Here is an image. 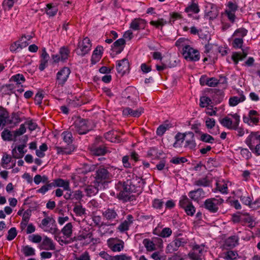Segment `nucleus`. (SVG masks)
Wrapping results in <instances>:
<instances>
[{
    "mask_svg": "<svg viewBox=\"0 0 260 260\" xmlns=\"http://www.w3.org/2000/svg\"><path fill=\"white\" fill-rule=\"evenodd\" d=\"M73 226L71 222L67 223L61 229V233L63 236V238H70L73 234Z\"/></svg>",
    "mask_w": 260,
    "mask_h": 260,
    "instance_id": "37",
    "label": "nucleus"
},
{
    "mask_svg": "<svg viewBox=\"0 0 260 260\" xmlns=\"http://www.w3.org/2000/svg\"><path fill=\"white\" fill-rule=\"evenodd\" d=\"M129 63L127 59L124 58L117 62L116 69L117 72L123 75L128 70Z\"/></svg>",
    "mask_w": 260,
    "mask_h": 260,
    "instance_id": "27",
    "label": "nucleus"
},
{
    "mask_svg": "<svg viewBox=\"0 0 260 260\" xmlns=\"http://www.w3.org/2000/svg\"><path fill=\"white\" fill-rule=\"evenodd\" d=\"M200 135L199 140L202 142L210 144H213L215 142L214 138L209 134L200 132Z\"/></svg>",
    "mask_w": 260,
    "mask_h": 260,
    "instance_id": "48",
    "label": "nucleus"
},
{
    "mask_svg": "<svg viewBox=\"0 0 260 260\" xmlns=\"http://www.w3.org/2000/svg\"><path fill=\"white\" fill-rule=\"evenodd\" d=\"M53 187H61L63 188L64 190L70 191V182L67 180H63L60 178H58L53 180Z\"/></svg>",
    "mask_w": 260,
    "mask_h": 260,
    "instance_id": "33",
    "label": "nucleus"
},
{
    "mask_svg": "<svg viewBox=\"0 0 260 260\" xmlns=\"http://www.w3.org/2000/svg\"><path fill=\"white\" fill-rule=\"evenodd\" d=\"M225 14L229 20L233 23L235 21V13L238 9L237 4L234 0L228 1L225 5Z\"/></svg>",
    "mask_w": 260,
    "mask_h": 260,
    "instance_id": "14",
    "label": "nucleus"
},
{
    "mask_svg": "<svg viewBox=\"0 0 260 260\" xmlns=\"http://www.w3.org/2000/svg\"><path fill=\"white\" fill-rule=\"evenodd\" d=\"M182 55L187 61H197L200 59L199 51L190 45H185L182 48Z\"/></svg>",
    "mask_w": 260,
    "mask_h": 260,
    "instance_id": "4",
    "label": "nucleus"
},
{
    "mask_svg": "<svg viewBox=\"0 0 260 260\" xmlns=\"http://www.w3.org/2000/svg\"><path fill=\"white\" fill-rule=\"evenodd\" d=\"M233 38L232 45L236 49H241L244 43L243 39L241 38L232 37Z\"/></svg>",
    "mask_w": 260,
    "mask_h": 260,
    "instance_id": "56",
    "label": "nucleus"
},
{
    "mask_svg": "<svg viewBox=\"0 0 260 260\" xmlns=\"http://www.w3.org/2000/svg\"><path fill=\"white\" fill-rule=\"evenodd\" d=\"M72 127V129L79 135L85 134L91 129L88 121L80 118H77L75 121Z\"/></svg>",
    "mask_w": 260,
    "mask_h": 260,
    "instance_id": "6",
    "label": "nucleus"
},
{
    "mask_svg": "<svg viewBox=\"0 0 260 260\" xmlns=\"http://www.w3.org/2000/svg\"><path fill=\"white\" fill-rule=\"evenodd\" d=\"M238 197L243 204L247 205L250 208L252 201L253 200L252 196L249 195L246 192H245Z\"/></svg>",
    "mask_w": 260,
    "mask_h": 260,
    "instance_id": "46",
    "label": "nucleus"
},
{
    "mask_svg": "<svg viewBox=\"0 0 260 260\" xmlns=\"http://www.w3.org/2000/svg\"><path fill=\"white\" fill-rule=\"evenodd\" d=\"M129 157H131V160H134L135 161H137L139 160L138 154L134 151H132L130 152V154L129 155H125L123 157L122 162H128L129 159Z\"/></svg>",
    "mask_w": 260,
    "mask_h": 260,
    "instance_id": "54",
    "label": "nucleus"
},
{
    "mask_svg": "<svg viewBox=\"0 0 260 260\" xmlns=\"http://www.w3.org/2000/svg\"><path fill=\"white\" fill-rule=\"evenodd\" d=\"M103 50V47L98 46L93 51L91 56L92 63H96L101 58Z\"/></svg>",
    "mask_w": 260,
    "mask_h": 260,
    "instance_id": "38",
    "label": "nucleus"
},
{
    "mask_svg": "<svg viewBox=\"0 0 260 260\" xmlns=\"http://www.w3.org/2000/svg\"><path fill=\"white\" fill-rule=\"evenodd\" d=\"M224 200L219 197L208 199L204 202V207L210 213L217 212L219 206L222 204Z\"/></svg>",
    "mask_w": 260,
    "mask_h": 260,
    "instance_id": "3",
    "label": "nucleus"
},
{
    "mask_svg": "<svg viewBox=\"0 0 260 260\" xmlns=\"http://www.w3.org/2000/svg\"><path fill=\"white\" fill-rule=\"evenodd\" d=\"M247 55V53L243 50L241 52H234L232 56V59L235 64H237L239 61L242 60Z\"/></svg>",
    "mask_w": 260,
    "mask_h": 260,
    "instance_id": "47",
    "label": "nucleus"
},
{
    "mask_svg": "<svg viewBox=\"0 0 260 260\" xmlns=\"http://www.w3.org/2000/svg\"><path fill=\"white\" fill-rule=\"evenodd\" d=\"M58 7L56 5L53 4H48L46 6V13L49 16H54L58 12Z\"/></svg>",
    "mask_w": 260,
    "mask_h": 260,
    "instance_id": "44",
    "label": "nucleus"
},
{
    "mask_svg": "<svg viewBox=\"0 0 260 260\" xmlns=\"http://www.w3.org/2000/svg\"><path fill=\"white\" fill-rule=\"evenodd\" d=\"M179 206L184 209L187 215L190 216L194 215L196 212V208L187 196H182L179 201Z\"/></svg>",
    "mask_w": 260,
    "mask_h": 260,
    "instance_id": "9",
    "label": "nucleus"
},
{
    "mask_svg": "<svg viewBox=\"0 0 260 260\" xmlns=\"http://www.w3.org/2000/svg\"><path fill=\"white\" fill-rule=\"evenodd\" d=\"M205 125L208 129L214 127L216 124L215 120L213 118L207 117L205 118Z\"/></svg>",
    "mask_w": 260,
    "mask_h": 260,
    "instance_id": "62",
    "label": "nucleus"
},
{
    "mask_svg": "<svg viewBox=\"0 0 260 260\" xmlns=\"http://www.w3.org/2000/svg\"><path fill=\"white\" fill-rule=\"evenodd\" d=\"M238 96H233L229 100V104L231 107H235L239 104L244 102L246 100V96L242 90H238Z\"/></svg>",
    "mask_w": 260,
    "mask_h": 260,
    "instance_id": "20",
    "label": "nucleus"
},
{
    "mask_svg": "<svg viewBox=\"0 0 260 260\" xmlns=\"http://www.w3.org/2000/svg\"><path fill=\"white\" fill-rule=\"evenodd\" d=\"M243 122L248 125L253 126L258 124L259 120V114L254 110H250L247 115H244L243 117Z\"/></svg>",
    "mask_w": 260,
    "mask_h": 260,
    "instance_id": "16",
    "label": "nucleus"
},
{
    "mask_svg": "<svg viewBox=\"0 0 260 260\" xmlns=\"http://www.w3.org/2000/svg\"><path fill=\"white\" fill-rule=\"evenodd\" d=\"M22 252L25 256H30L35 255V250L29 245L23 246Z\"/></svg>",
    "mask_w": 260,
    "mask_h": 260,
    "instance_id": "53",
    "label": "nucleus"
},
{
    "mask_svg": "<svg viewBox=\"0 0 260 260\" xmlns=\"http://www.w3.org/2000/svg\"><path fill=\"white\" fill-rule=\"evenodd\" d=\"M1 136L4 140L8 141L14 140L16 138L14 131L11 132L7 129H4L2 132Z\"/></svg>",
    "mask_w": 260,
    "mask_h": 260,
    "instance_id": "43",
    "label": "nucleus"
},
{
    "mask_svg": "<svg viewBox=\"0 0 260 260\" xmlns=\"http://www.w3.org/2000/svg\"><path fill=\"white\" fill-rule=\"evenodd\" d=\"M39 228L44 232L55 233L57 231L55 219L50 216L43 218L39 224Z\"/></svg>",
    "mask_w": 260,
    "mask_h": 260,
    "instance_id": "5",
    "label": "nucleus"
},
{
    "mask_svg": "<svg viewBox=\"0 0 260 260\" xmlns=\"http://www.w3.org/2000/svg\"><path fill=\"white\" fill-rule=\"evenodd\" d=\"M10 81L15 83V87L16 88L19 87L20 85L23 83L25 81V79L22 74H17L11 77Z\"/></svg>",
    "mask_w": 260,
    "mask_h": 260,
    "instance_id": "40",
    "label": "nucleus"
},
{
    "mask_svg": "<svg viewBox=\"0 0 260 260\" xmlns=\"http://www.w3.org/2000/svg\"><path fill=\"white\" fill-rule=\"evenodd\" d=\"M212 183V180L208 176L200 178L196 180L194 185L198 186L208 187Z\"/></svg>",
    "mask_w": 260,
    "mask_h": 260,
    "instance_id": "41",
    "label": "nucleus"
},
{
    "mask_svg": "<svg viewBox=\"0 0 260 260\" xmlns=\"http://www.w3.org/2000/svg\"><path fill=\"white\" fill-rule=\"evenodd\" d=\"M219 13L218 8L215 4L208 3L206 8V15L211 19H214L218 16Z\"/></svg>",
    "mask_w": 260,
    "mask_h": 260,
    "instance_id": "22",
    "label": "nucleus"
},
{
    "mask_svg": "<svg viewBox=\"0 0 260 260\" xmlns=\"http://www.w3.org/2000/svg\"><path fill=\"white\" fill-rule=\"evenodd\" d=\"M92 236V233L84 230L80 232L77 236L72 238V241H80L82 245H87L91 243Z\"/></svg>",
    "mask_w": 260,
    "mask_h": 260,
    "instance_id": "17",
    "label": "nucleus"
},
{
    "mask_svg": "<svg viewBox=\"0 0 260 260\" xmlns=\"http://www.w3.org/2000/svg\"><path fill=\"white\" fill-rule=\"evenodd\" d=\"M103 217L107 220L112 221H118V214L114 208H108L103 211L102 213Z\"/></svg>",
    "mask_w": 260,
    "mask_h": 260,
    "instance_id": "24",
    "label": "nucleus"
},
{
    "mask_svg": "<svg viewBox=\"0 0 260 260\" xmlns=\"http://www.w3.org/2000/svg\"><path fill=\"white\" fill-rule=\"evenodd\" d=\"M91 151L92 154L94 156V161H102L103 157H99L100 155H104L107 152L108 150L105 146H101L99 147H93L91 148Z\"/></svg>",
    "mask_w": 260,
    "mask_h": 260,
    "instance_id": "23",
    "label": "nucleus"
},
{
    "mask_svg": "<svg viewBox=\"0 0 260 260\" xmlns=\"http://www.w3.org/2000/svg\"><path fill=\"white\" fill-rule=\"evenodd\" d=\"M85 192L87 196L91 197L98 193V189L97 187L93 186H88L85 189Z\"/></svg>",
    "mask_w": 260,
    "mask_h": 260,
    "instance_id": "63",
    "label": "nucleus"
},
{
    "mask_svg": "<svg viewBox=\"0 0 260 260\" xmlns=\"http://www.w3.org/2000/svg\"><path fill=\"white\" fill-rule=\"evenodd\" d=\"M42 247L43 249L47 250H53L55 249V245L53 240L47 236L43 239L42 242Z\"/></svg>",
    "mask_w": 260,
    "mask_h": 260,
    "instance_id": "34",
    "label": "nucleus"
},
{
    "mask_svg": "<svg viewBox=\"0 0 260 260\" xmlns=\"http://www.w3.org/2000/svg\"><path fill=\"white\" fill-rule=\"evenodd\" d=\"M117 198L123 202H127L133 200L135 196L128 192L127 191L122 189L117 194Z\"/></svg>",
    "mask_w": 260,
    "mask_h": 260,
    "instance_id": "36",
    "label": "nucleus"
},
{
    "mask_svg": "<svg viewBox=\"0 0 260 260\" xmlns=\"http://www.w3.org/2000/svg\"><path fill=\"white\" fill-rule=\"evenodd\" d=\"M240 121V117L237 113H230L228 116L219 119V122L222 126L230 130L235 128V125H239Z\"/></svg>",
    "mask_w": 260,
    "mask_h": 260,
    "instance_id": "1",
    "label": "nucleus"
},
{
    "mask_svg": "<svg viewBox=\"0 0 260 260\" xmlns=\"http://www.w3.org/2000/svg\"><path fill=\"white\" fill-rule=\"evenodd\" d=\"M181 235L178 234L173 240L178 249L180 247H184L188 243V239L186 237H179Z\"/></svg>",
    "mask_w": 260,
    "mask_h": 260,
    "instance_id": "49",
    "label": "nucleus"
},
{
    "mask_svg": "<svg viewBox=\"0 0 260 260\" xmlns=\"http://www.w3.org/2000/svg\"><path fill=\"white\" fill-rule=\"evenodd\" d=\"M238 237L236 236H232L229 237L225 242L226 246L230 247H235L238 242Z\"/></svg>",
    "mask_w": 260,
    "mask_h": 260,
    "instance_id": "50",
    "label": "nucleus"
},
{
    "mask_svg": "<svg viewBox=\"0 0 260 260\" xmlns=\"http://www.w3.org/2000/svg\"><path fill=\"white\" fill-rule=\"evenodd\" d=\"M166 24V21L163 18H159L157 20H152L150 22V24L156 28L162 27Z\"/></svg>",
    "mask_w": 260,
    "mask_h": 260,
    "instance_id": "59",
    "label": "nucleus"
},
{
    "mask_svg": "<svg viewBox=\"0 0 260 260\" xmlns=\"http://www.w3.org/2000/svg\"><path fill=\"white\" fill-rule=\"evenodd\" d=\"M70 53V49L67 47H62L60 48L58 54L52 55V58L53 61L58 63L59 61L66 62Z\"/></svg>",
    "mask_w": 260,
    "mask_h": 260,
    "instance_id": "18",
    "label": "nucleus"
},
{
    "mask_svg": "<svg viewBox=\"0 0 260 260\" xmlns=\"http://www.w3.org/2000/svg\"><path fill=\"white\" fill-rule=\"evenodd\" d=\"M99 256L104 260H115L116 255L109 254L108 252L102 251L99 253Z\"/></svg>",
    "mask_w": 260,
    "mask_h": 260,
    "instance_id": "61",
    "label": "nucleus"
},
{
    "mask_svg": "<svg viewBox=\"0 0 260 260\" xmlns=\"http://www.w3.org/2000/svg\"><path fill=\"white\" fill-rule=\"evenodd\" d=\"M105 138L108 141L113 143H119L120 139L113 131H109L105 134Z\"/></svg>",
    "mask_w": 260,
    "mask_h": 260,
    "instance_id": "45",
    "label": "nucleus"
},
{
    "mask_svg": "<svg viewBox=\"0 0 260 260\" xmlns=\"http://www.w3.org/2000/svg\"><path fill=\"white\" fill-rule=\"evenodd\" d=\"M17 232L15 228H11L8 232L7 239L8 241L13 240L17 236Z\"/></svg>",
    "mask_w": 260,
    "mask_h": 260,
    "instance_id": "64",
    "label": "nucleus"
},
{
    "mask_svg": "<svg viewBox=\"0 0 260 260\" xmlns=\"http://www.w3.org/2000/svg\"><path fill=\"white\" fill-rule=\"evenodd\" d=\"M26 38L22 37L21 40L19 41L13 43L10 46V49L11 52H18L19 51L23 48L28 45V43H27L24 39Z\"/></svg>",
    "mask_w": 260,
    "mask_h": 260,
    "instance_id": "29",
    "label": "nucleus"
},
{
    "mask_svg": "<svg viewBox=\"0 0 260 260\" xmlns=\"http://www.w3.org/2000/svg\"><path fill=\"white\" fill-rule=\"evenodd\" d=\"M238 253L236 251L228 250L222 253V258L225 260H238Z\"/></svg>",
    "mask_w": 260,
    "mask_h": 260,
    "instance_id": "42",
    "label": "nucleus"
},
{
    "mask_svg": "<svg viewBox=\"0 0 260 260\" xmlns=\"http://www.w3.org/2000/svg\"><path fill=\"white\" fill-rule=\"evenodd\" d=\"M142 243L147 251L152 252L161 246L162 240L159 237H154L143 239Z\"/></svg>",
    "mask_w": 260,
    "mask_h": 260,
    "instance_id": "7",
    "label": "nucleus"
},
{
    "mask_svg": "<svg viewBox=\"0 0 260 260\" xmlns=\"http://www.w3.org/2000/svg\"><path fill=\"white\" fill-rule=\"evenodd\" d=\"M204 251H206L204 244H194L192 250L188 253V257L191 260H202Z\"/></svg>",
    "mask_w": 260,
    "mask_h": 260,
    "instance_id": "13",
    "label": "nucleus"
},
{
    "mask_svg": "<svg viewBox=\"0 0 260 260\" xmlns=\"http://www.w3.org/2000/svg\"><path fill=\"white\" fill-rule=\"evenodd\" d=\"M48 147L45 143L40 146L39 148L36 150V155L39 157H43L45 155V152L47 151Z\"/></svg>",
    "mask_w": 260,
    "mask_h": 260,
    "instance_id": "60",
    "label": "nucleus"
},
{
    "mask_svg": "<svg viewBox=\"0 0 260 260\" xmlns=\"http://www.w3.org/2000/svg\"><path fill=\"white\" fill-rule=\"evenodd\" d=\"M134 217L132 215L128 214L126 216V219L122 222L118 226V230L121 233H123L129 230L130 225L133 223Z\"/></svg>",
    "mask_w": 260,
    "mask_h": 260,
    "instance_id": "25",
    "label": "nucleus"
},
{
    "mask_svg": "<svg viewBox=\"0 0 260 260\" xmlns=\"http://www.w3.org/2000/svg\"><path fill=\"white\" fill-rule=\"evenodd\" d=\"M141 181V179L138 178L137 176L133 177L132 179H127L126 181L123 182L122 189L127 191L131 194L136 192L137 191V188L139 187Z\"/></svg>",
    "mask_w": 260,
    "mask_h": 260,
    "instance_id": "10",
    "label": "nucleus"
},
{
    "mask_svg": "<svg viewBox=\"0 0 260 260\" xmlns=\"http://www.w3.org/2000/svg\"><path fill=\"white\" fill-rule=\"evenodd\" d=\"M229 181L224 180H218L216 182V189L222 194L228 193Z\"/></svg>",
    "mask_w": 260,
    "mask_h": 260,
    "instance_id": "32",
    "label": "nucleus"
},
{
    "mask_svg": "<svg viewBox=\"0 0 260 260\" xmlns=\"http://www.w3.org/2000/svg\"><path fill=\"white\" fill-rule=\"evenodd\" d=\"M111 177L112 175L107 169L101 168L96 171L95 181L99 185H103L109 182Z\"/></svg>",
    "mask_w": 260,
    "mask_h": 260,
    "instance_id": "12",
    "label": "nucleus"
},
{
    "mask_svg": "<svg viewBox=\"0 0 260 260\" xmlns=\"http://www.w3.org/2000/svg\"><path fill=\"white\" fill-rule=\"evenodd\" d=\"M71 74V70L68 67H63L59 70L56 74V83L58 85L63 86L67 81Z\"/></svg>",
    "mask_w": 260,
    "mask_h": 260,
    "instance_id": "15",
    "label": "nucleus"
},
{
    "mask_svg": "<svg viewBox=\"0 0 260 260\" xmlns=\"http://www.w3.org/2000/svg\"><path fill=\"white\" fill-rule=\"evenodd\" d=\"M9 114L8 111L2 106H0V126L5 125L8 121Z\"/></svg>",
    "mask_w": 260,
    "mask_h": 260,
    "instance_id": "39",
    "label": "nucleus"
},
{
    "mask_svg": "<svg viewBox=\"0 0 260 260\" xmlns=\"http://www.w3.org/2000/svg\"><path fill=\"white\" fill-rule=\"evenodd\" d=\"M61 137L63 141L69 145L73 142V138L71 132L69 131H64L61 134Z\"/></svg>",
    "mask_w": 260,
    "mask_h": 260,
    "instance_id": "52",
    "label": "nucleus"
},
{
    "mask_svg": "<svg viewBox=\"0 0 260 260\" xmlns=\"http://www.w3.org/2000/svg\"><path fill=\"white\" fill-rule=\"evenodd\" d=\"M143 112V109L141 108L134 110L127 107L123 110L122 114L126 116H130L134 117H139Z\"/></svg>",
    "mask_w": 260,
    "mask_h": 260,
    "instance_id": "30",
    "label": "nucleus"
},
{
    "mask_svg": "<svg viewBox=\"0 0 260 260\" xmlns=\"http://www.w3.org/2000/svg\"><path fill=\"white\" fill-rule=\"evenodd\" d=\"M212 103L211 100L210 98L206 96H203L200 99V106L201 107H207Z\"/></svg>",
    "mask_w": 260,
    "mask_h": 260,
    "instance_id": "57",
    "label": "nucleus"
},
{
    "mask_svg": "<svg viewBox=\"0 0 260 260\" xmlns=\"http://www.w3.org/2000/svg\"><path fill=\"white\" fill-rule=\"evenodd\" d=\"M49 58V54L47 52L45 48H44L42 49V54L41 55V60L39 67L40 71H43L47 68Z\"/></svg>",
    "mask_w": 260,
    "mask_h": 260,
    "instance_id": "26",
    "label": "nucleus"
},
{
    "mask_svg": "<svg viewBox=\"0 0 260 260\" xmlns=\"http://www.w3.org/2000/svg\"><path fill=\"white\" fill-rule=\"evenodd\" d=\"M107 245L112 252H119L124 249V243L118 238H110L107 241Z\"/></svg>",
    "mask_w": 260,
    "mask_h": 260,
    "instance_id": "11",
    "label": "nucleus"
},
{
    "mask_svg": "<svg viewBox=\"0 0 260 260\" xmlns=\"http://www.w3.org/2000/svg\"><path fill=\"white\" fill-rule=\"evenodd\" d=\"M188 196L194 201H199L205 197V192L202 188H198L194 190L190 191Z\"/></svg>",
    "mask_w": 260,
    "mask_h": 260,
    "instance_id": "31",
    "label": "nucleus"
},
{
    "mask_svg": "<svg viewBox=\"0 0 260 260\" xmlns=\"http://www.w3.org/2000/svg\"><path fill=\"white\" fill-rule=\"evenodd\" d=\"M245 142L249 149L260 144V133L258 132H252L246 139Z\"/></svg>",
    "mask_w": 260,
    "mask_h": 260,
    "instance_id": "19",
    "label": "nucleus"
},
{
    "mask_svg": "<svg viewBox=\"0 0 260 260\" xmlns=\"http://www.w3.org/2000/svg\"><path fill=\"white\" fill-rule=\"evenodd\" d=\"M91 48V41L88 37H85L82 41H79L76 52L78 55L83 56L88 53Z\"/></svg>",
    "mask_w": 260,
    "mask_h": 260,
    "instance_id": "8",
    "label": "nucleus"
},
{
    "mask_svg": "<svg viewBox=\"0 0 260 260\" xmlns=\"http://www.w3.org/2000/svg\"><path fill=\"white\" fill-rule=\"evenodd\" d=\"M178 250L177 246L176 245V243H174L173 240L168 244L166 248V253H172L175 251H177Z\"/></svg>",
    "mask_w": 260,
    "mask_h": 260,
    "instance_id": "58",
    "label": "nucleus"
},
{
    "mask_svg": "<svg viewBox=\"0 0 260 260\" xmlns=\"http://www.w3.org/2000/svg\"><path fill=\"white\" fill-rule=\"evenodd\" d=\"M200 9L198 3L191 2L188 3L187 6L185 8L184 12L187 13L189 17H191L192 14H198Z\"/></svg>",
    "mask_w": 260,
    "mask_h": 260,
    "instance_id": "28",
    "label": "nucleus"
},
{
    "mask_svg": "<svg viewBox=\"0 0 260 260\" xmlns=\"http://www.w3.org/2000/svg\"><path fill=\"white\" fill-rule=\"evenodd\" d=\"M73 211L78 216H82L86 214V210L81 205H75Z\"/></svg>",
    "mask_w": 260,
    "mask_h": 260,
    "instance_id": "55",
    "label": "nucleus"
},
{
    "mask_svg": "<svg viewBox=\"0 0 260 260\" xmlns=\"http://www.w3.org/2000/svg\"><path fill=\"white\" fill-rule=\"evenodd\" d=\"M248 33V30L243 28L241 27L237 29L232 35V37L241 38L242 39L245 37Z\"/></svg>",
    "mask_w": 260,
    "mask_h": 260,
    "instance_id": "51",
    "label": "nucleus"
},
{
    "mask_svg": "<svg viewBox=\"0 0 260 260\" xmlns=\"http://www.w3.org/2000/svg\"><path fill=\"white\" fill-rule=\"evenodd\" d=\"M146 24L147 21L145 19L141 18H135L131 22L129 28L135 31L144 29Z\"/></svg>",
    "mask_w": 260,
    "mask_h": 260,
    "instance_id": "21",
    "label": "nucleus"
},
{
    "mask_svg": "<svg viewBox=\"0 0 260 260\" xmlns=\"http://www.w3.org/2000/svg\"><path fill=\"white\" fill-rule=\"evenodd\" d=\"M175 138L177 141H185L184 146L190 149H193L196 147V143L194 138V134L191 132H187L184 133H178Z\"/></svg>",
    "mask_w": 260,
    "mask_h": 260,
    "instance_id": "2",
    "label": "nucleus"
},
{
    "mask_svg": "<svg viewBox=\"0 0 260 260\" xmlns=\"http://www.w3.org/2000/svg\"><path fill=\"white\" fill-rule=\"evenodd\" d=\"M125 43L123 39L120 38L116 41L112 45L113 51L116 53H120L123 50L124 46Z\"/></svg>",
    "mask_w": 260,
    "mask_h": 260,
    "instance_id": "35",
    "label": "nucleus"
}]
</instances>
